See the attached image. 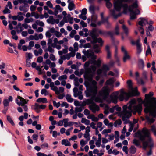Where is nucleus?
Here are the masks:
<instances>
[{
  "instance_id": "1",
  "label": "nucleus",
  "mask_w": 156,
  "mask_h": 156,
  "mask_svg": "<svg viewBox=\"0 0 156 156\" xmlns=\"http://www.w3.org/2000/svg\"><path fill=\"white\" fill-rule=\"evenodd\" d=\"M153 92L145 95V100L144 102L145 107L144 111L146 114V117L149 123L153 122L156 117V98L152 97Z\"/></svg>"
},
{
  "instance_id": "2",
  "label": "nucleus",
  "mask_w": 156,
  "mask_h": 156,
  "mask_svg": "<svg viewBox=\"0 0 156 156\" xmlns=\"http://www.w3.org/2000/svg\"><path fill=\"white\" fill-rule=\"evenodd\" d=\"M136 100L133 99L129 102V104L128 106L127 105H124L123 107V111L119 113V115L122 117L123 121H125V123L128 122V120L126 118H129L132 115V112L134 115L137 113L139 115L141 114L142 111V101L141 103L136 104Z\"/></svg>"
},
{
  "instance_id": "3",
  "label": "nucleus",
  "mask_w": 156,
  "mask_h": 156,
  "mask_svg": "<svg viewBox=\"0 0 156 156\" xmlns=\"http://www.w3.org/2000/svg\"><path fill=\"white\" fill-rule=\"evenodd\" d=\"M135 136L138 137L142 142V147L144 149L146 150L147 147L150 148L147 153L148 156L152 154L151 148L154 146V143L151 136L150 130L146 127L144 128L141 131H138L135 133Z\"/></svg>"
},
{
  "instance_id": "4",
  "label": "nucleus",
  "mask_w": 156,
  "mask_h": 156,
  "mask_svg": "<svg viewBox=\"0 0 156 156\" xmlns=\"http://www.w3.org/2000/svg\"><path fill=\"white\" fill-rule=\"evenodd\" d=\"M139 94L137 88H130L127 92L123 91L122 89H121L120 92L116 91L112 93L110 97L112 102L116 104L117 102L118 98L121 101L124 100L127 101L130 97L138 96Z\"/></svg>"
},
{
  "instance_id": "5",
  "label": "nucleus",
  "mask_w": 156,
  "mask_h": 156,
  "mask_svg": "<svg viewBox=\"0 0 156 156\" xmlns=\"http://www.w3.org/2000/svg\"><path fill=\"white\" fill-rule=\"evenodd\" d=\"M109 88H103L100 91L98 96L95 97L98 92L97 88H87L85 93L87 97H90L96 102H101L103 100H106L109 94Z\"/></svg>"
},
{
  "instance_id": "6",
  "label": "nucleus",
  "mask_w": 156,
  "mask_h": 156,
  "mask_svg": "<svg viewBox=\"0 0 156 156\" xmlns=\"http://www.w3.org/2000/svg\"><path fill=\"white\" fill-rule=\"evenodd\" d=\"M96 69V66L93 65H91L90 68H85L84 77L88 81L85 83V85L87 87H89V88H98L97 82L95 80H92Z\"/></svg>"
},
{
  "instance_id": "7",
  "label": "nucleus",
  "mask_w": 156,
  "mask_h": 156,
  "mask_svg": "<svg viewBox=\"0 0 156 156\" xmlns=\"http://www.w3.org/2000/svg\"><path fill=\"white\" fill-rule=\"evenodd\" d=\"M105 32L102 31V30L95 29H93L92 31L90 32L89 35L91 36L92 38V40L91 41V42L92 44H95L98 42L100 44L101 46H102L103 43V41L101 38L99 37L97 38L98 36V34H104Z\"/></svg>"
},
{
  "instance_id": "8",
  "label": "nucleus",
  "mask_w": 156,
  "mask_h": 156,
  "mask_svg": "<svg viewBox=\"0 0 156 156\" xmlns=\"http://www.w3.org/2000/svg\"><path fill=\"white\" fill-rule=\"evenodd\" d=\"M128 0H115L114 3L115 9L117 11H120L121 8H123V12L126 13L128 9V5L126 4H123V2H126Z\"/></svg>"
},
{
  "instance_id": "9",
  "label": "nucleus",
  "mask_w": 156,
  "mask_h": 156,
  "mask_svg": "<svg viewBox=\"0 0 156 156\" xmlns=\"http://www.w3.org/2000/svg\"><path fill=\"white\" fill-rule=\"evenodd\" d=\"M138 23L137 24L139 30L142 34H144V30L142 27L148 23L147 19L144 18H140L139 19Z\"/></svg>"
},
{
  "instance_id": "10",
  "label": "nucleus",
  "mask_w": 156,
  "mask_h": 156,
  "mask_svg": "<svg viewBox=\"0 0 156 156\" xmlns=\"http://www.w3.org/2000/svg\"><path fill=\"white\" fill-rule=\"evenodd\" d=\"M18 98L19 99L20 101H18V100L16 99V103L19 105H21L23 106V108L25 111H27V110L28 108L27 106L24 105V104L27 103L28 100H26L20 96H18Z\"/></svg>"
},
{
  "instance_id": "11",
  "label": "nucleus",
  "mask_w": 156,
  "mask_h": 156,
  "mask_svg": "<svg viewBox=\"0 0 156 156\" xmlns=\"http://www.w3.org/2000/svg\"><path fill=\"white\" fill-rule=\"evenodd\" d=\"M90 60L86 62L84 65V69L88 68V67L90 63L96 65L98 67H100L101 65V60L100 58H98L97 60Z\"/></svg>"
},
{
  "instance_id": "12",
  "label": "nucleus",
  "mask_w": 156,
  "mask_h": 156,
  "mask_svg": "<svg viewBox=\"0 0 156 156\" xmlns=\"http://www.w3.org/2000/svg\"><path fill=\"white\" fill-rule=\"evenodd\" d=\"M83 52L85 55L88 58H91L92 60L96 59L97 58V56L95 55L94 53L90 50H88L87 51L84 50L83 51Z\"/></svg>"
},
{
  "instance_id": "13",
  "label": "nucleus",
  "mask_w": 156,
  "mask_h": 156,
  "mask_svg": "<svg viewBox=\"0 0 156 156\" xmlns=\"http://www.w3.org/2000/svg\"><path fill=\"white\" fill-rule=\"evenodd\" d=\"M121 51L123 53V61L125 62L127 60L130 59V56L129 55L127 51L123 46H122L121 48Z\"/></svg>"
},
{
  "instance_id": "14",
  "label": "nucleus",
  "mask_w": 156,
  "mask_h": 156,
  "mask_svg": "<svg viewBox=\"0 0 156 156\" xmlns=\"http://www.w3.org/2000/svg\"><path fill=\"white\" fill-rule=\"evenodd\" d=\"M130 2H133L132 5H130L128 7V9L130 12H133V9L138 7V2L137 0H128Z\"/></svg>"
},
{
  "instance_id": "15",
  "label": "nucleus",
  "mask_w": 156,
  "mask_h": 156,
  "mask_svg": "<svg viewBox=\"0 0 156 156\" xmlns=\"http://www.w3.org/2000/svg\"><path fill=\"white\" fill-rule=\"evenodd\" d=\"M89 108L94 113H95L96 111H98L99 110V106L94 103H93L90 105L89 106Z\"/></svg>"
},
{
  "instance_id": "16",
  "label": "nucleus",
  "mask_w": 156,
  "mask_h": 156,
  "mask_svg": "<svg viewBox=\"0 0 156 156\" xmlns=\"http://www.w3.org/2000/svg\"><path fill=\"white\" fill-rule=\"evenodd\" d=\"M54 43L52 44V46L54 48H56L58 50H60L61 48V46L60 45L57 44L58 43V39L57 38H55L53 40Z\"/></svg>"
},
{
  "instance_id": "17",
  "label": "nucleus",
  "mask_w": 156,
  "mask_h": 156,
  "mask_svg": "<svg viewBox=\"0 0 156 156\" xmlns=\"http://www.w3.org/2000/svg\"><path fill=\"white\" fill-rule=\"evenodd\" d=\"M83 88H73L74 96L75 97L78 96L80 94H82V91L83 90Z\"/></svg>"
},
{
  "instance_id": "18",
  "label": "nucleus",
  "mask_w": 156,
  "mask_h": 156,
  "mask_svg": "<svg viewBox=\"0 0 156 156\" xmlns=\"http://www.w3.org/2000/svg\"><path fill=\"white\" fill-rule=\"evenodd\" d=\"M67 2L68 3V8L69 10H72L75 8V5L73 1L68 0Z\"/></svg>"
},
{
  "instance_id": "19",
  "label": "nucleus",
  "mask_w": 156,
  "mask_h": 156,
  "mask_svg": "<svg viewBox=\"0 0 156 156\" xmlns=\"http://www.w3.org/2000/svg\"><path fill=\"white\" fill-rule=\"evenodd\" d=\"M136 44L137 47V54H139L141 52L142 49L141 48V45L140 43V40L139 39L137 40L136 42Z\"/></svg>"
},
{
  "instance_id": "20",
  "label": "nucleus",
  "mask_w": 156,
  "mask_h": 156,
  "mask_svg": "<svg viewBox=\"0 0 156 156\" xmlns=\"http://www.w3.org/2000/svg\"><path fill=\"white\" fill-rule=\"evenodd\" d=\"M110 12L111 15L115 19H116L121 15V13L119 12L118 13H117L114 10H111Z\"/></svg>"
},
{
  "instance_id": "21",
  "label": "nucleus",
  "mask_w": 156,
  "mask_h": 156,
  "mask_svg": "<svg viewBox=\"0 0 156 156\" xmlns=\"http://www.w3.org/2000/svg\"><path fill=\"white\" fill-rule=\"evenodd\" d=\"M115 80L114 78H111L108 79L105 82L107 85H112L114 83Z\"/></svg>"
},
{
  "instance_id": "22",
  "label": "nucleus",
  "mask_w": 156,
  "mask_h": 156,
  "mask_svg": "<svg viewBox=\"0 0 156 156\" xmlns=\"http://www.w3.org/2000/svg\"><path fill=\"white\" fill-rule=\"evenodd\" d=\"M110 47L108 45H107L105 46V50L107 53V58H110L111 57V52L110 51Z\"/></svg>"
},
{
  "instance_id": "23",
  "label": "nucleus",
  "mask_w": 156,
  "mask_h": 156,
  "mask_svg": "<svg viewBox=\"0 0 156 156\" xmlns=\"http://www.w3.org/2000/svg\"><path fill=\"white\" fill-rule=\"evenodd\" d=\"M51 89L55 92L57 94H59L60 93H62L64 91V88H51Z\"/></svg>"
},
{
  "instance_id": "24",
  "label": "nucleus",
  "mask_w": 156,
  "mask_h": 156,
  "mask_svg": "<svg viewBox=\"0 0 156 156\" xmlns=\"http://www.w3.org/2000/svg\"><path fill=\"white\" fill-rule=\"evenodd\" d=\"M93 48L95 52L98 53L100 51V48L98 44H95L94 45Z\"/></svg>"
},
{
  "instance_id": "25",
  "label": "nucleus",
  "mask_w": 156,
  "mask_h": 156,
  "mask_svg": "<svg viewBox=\"0 0 156 156\" xmlns=\"http://www.w3.org/2000/svg\"><path fill=\"white\" fill-rule=\"evenodd\" d=\"M34 55L37 56H38L39 55H41L43 53V50L41 48H39L38 50H34Z\"/></svg>"
},
{
  "instance_id": "26",
  "label": "nucleus",
  "mask_w": 156,
  "mask_h": 156,
  "mask_svg": "<svg viewBox=\"0 0 156 156\" xmlns=\"http://www.w3.org/2000/svg\"><path fill=\"white\" fill-rule=\"evenodd\" d=\"M108 18H104L103 19H101V21L103 23H105L106 27H110V24L108 21Z\"/></svg>"
},
{
  "instance_id": "27",
  "label": "nucleus",
  "mask_w": 156,
  "mask_h": 156,
  "mask_svg": "<svg viewBox=\"0 0 156 156\" xmlns=\"http://www.w3.org/2000/svg\"><path fill=\"white\" fill-rule=\"evenodd\" d=\"M62 144L65 146H70L71 144L70 142L67 139H63L62 140Z\"/></svg>"
},
{
  "instance_id": "28",
  "label": "nucleus",
  "mask_w": 156,
  "mask_h": 156,
  "mask_svg": "<svg viewBox=\"0 0 156 156\" xmlns=\"http://www.w3.org/2000/svg\"><path fill=\"white\" fill-rule=\"evenodd\" d=\"M37 101L43 103H46L48 102V101L46 98H39L37 100Z\"/></svg>"
},
{
  "instance_id": "29",
  "label": "nucleus",
  "mask_w": 156,
  "mask_h": 156,
  "mask_svg": "<svg viewBox=\"0 0 156 156\" xmlns=\"http://www.w3.org/2000/svg\"><path fill=\"white\" fill-rule=\"evenodd\" d=\"M11 34L12 35V38L16 40L18 39V37L16 35V32L14 30H12L11 31Z\"/></svg>"
},
{
  "instance_id": "30",
  "label": "nucleus",
  "mask_w": 156,
  "mask_h": 156,
  "mask_svg": "<svg viewBox=\"0 0 156 156\" xmlns=\"http://www.w3.org/2000/svg\"><path fill=\"white\" fill-rule=\"evenodd\" d=\"M122 123V121L121 119H119L116 120L114 122V126L115 127H119Z\"/></svg>"
},
{
  "instance_id": "31",
  "label": "nucleus",
  "mask_w": 156,
  "mask_h": 156,
  "mask_svg": "<svg viewBox=\"0 0 156 156\" xmlns=\"http://www.w3.org/2000/svg\"><path fill=\"white\" fill-rule=\"evenodd\" d=\"M83 107H76L75 109L74 113L77 114L78 112H81L83 109Z\"/></svg>"
},
{
  "instance_id": "32",
  "label": "nucleus",
  "mask_w": 156,
  "mask_h": 156,
  "mask_svg": "<svg viewBox=\"0 0 156 156\" xmlns=\"http://www.w3.org/2000/svg\"><path fill=\"white\" fill-rule=\"evenodd\" d=\"M23 13L21 12H19L18 13L17 17H18V20L20 21H21L23 20L24 19V17L23 16H22Z\"/></svg>"
},
{
  "instance_id": "33",
  "label": "nucleus",
  "mask_w": 156,
  "mask_h": 156,
  "mask_svg": "<svg viewBox=\"0 0 156 156\" xmlns=\"http://www.w3.org/2000/svg\"><path fill=\"white\" fill-rule=\"evenodd\" d=\"M70 58V55L69 53L66 54L65 55L61 56H60V58L63 60H65L66 59L69 60Z\"/></svg>"
},
{
  "instance_id": "34",
  "label": "nucleus",
  "mask_w": 156,
  "mask_h": 156,
  "mask_svg": "<svg viewBox=\"0 0 156 156\" xmlns=\"http://www.w3.org/2000/svg\"><path fill=\"white\" fill-rule=\"evenodd\" d=\"M70 17L71 15L69 14H68L67 16H64L63 20L65 23H68Z\"/></svg>"
},
{
  "instance_id": "35",
  "label": "nucleus",
  "mask_w": 156,
  "mask_h": 156,
  "mask_svg": "<svg viewBox=\"0 0 156 156\" xmlns=\"http://www.w3.org/2000/svg\"><path fill=\"white\" fill-rule=\"evenodd\" d=\"M91 20L92 22H96L98 19L97 16L95 14H92Z\"/></svg>"
},
{
  "instance_id": "36",
  "label": "nucleus",
  "mask_w": 156,
  "mask_h": 156,
  "mask_svg": "<svg viewBox=\"0 0 156 156\" xmlns=\"http://www.w3.org/2000/svg\"><path fill=\"white\" fill-rule=\"evenodd\" d=\"M133 143L136 146L140 148L142 147V146L140 144L139 140H137V139H134L133 140Z\"/></svg>"
},
{
  "instance_id": "37",
  "label": "nucleus",
  "mask_w": 156,
  "mask_h": 156,
  "mask_svg": "<svg viewBox=\"0 0 156 156\" xmlns=\"http://www.w3.org/2000/svg\"><path fill=\"white\" fill-rule=\"evenodd\" d=\"M55 11L57 13H58V10L62 11L63 10V9L61 8L60 6L59 5H56L54 9Z\"/></svg>"
},
{
  "instance_id": "38",
  "label": "nucleus",
  "mask_w": 156,
  "mask_h": 156,
  "mask_svg": "<svg viewBox=\"0 0 156 156\" xmlns=\"http://www.w3.org/2000/svg\"><path fill=\"white\" fill-rule=\"evenodd\" d=\"M81 122L82 123H84L86 125H88L90 124V121L89 120L87 119L84 118H82Z\"/></svg>"
},
{
  "instance_id": "39",
  "label": "nucleus",
  "mask_w": 156,
  "mask_h": 156,
  "mask_svg": "<svg viewBox=\"0 0 156 156\" xmlns=\"http://www.w3.org/2000/svg\"><path fill=\"white\" fill-rule=\"evenodd\" d=\"M66 98L67 101L69 102H72L73 101V99L71 97V96L69 94H67L66 95Z\"/></svg>"
},
{
  "instance_id": "40",
  "label": "nucleus",
  "mask_w": 156,
  "mask_h": 156,
  "mask_svg": "<svg viewBox=\"0 0 156 156\" xmlns=\"http://www.w3.org/2000/svg\"><path fill=\"white\" fill-rule=\"evenodd\" d=\"M26 57L27 60H29L32 57V53H26Z\"/></svg>"
},
{
  "instance_id": "41",
  "label": "nucleus",
  "mask_w": 156,
  "mask_h": 156,
  "mask_svg": "<svg viewBox=\"0 0 156 156\" xmlns=\"http://www.w3.org/2000/svg\"><path fill=\"white\" fill-rule=\"evenodd\" d=\"M122 27L126 35H127L129 33L128 29L127 27H126L125 25L123 24Z\"/></svg>"
},
{
  "instance_id": "42",
  "label": "nucleus",
  "mask_w": 156,
  "mask_h": 156,
  "mask_svg": "<svg viewBox=\"0 0 156 156\" xmlns=\"http://www.w3.org/2000/svg\"><path fill=\"white\" fill-rule=\"evenodd\" d=\"M95 10V7L94 6L91 5L90 6L89 10L90 12L92 14H94Z\"/></svg>"
},
{
  "instance_id": "43",
  "label": "nucleus",
  "mask_w": 156,
  "mask_h": 156,
  "mask_svg": "<svg viewBox=\"0 0 156 156\" xmlns=\"http://www.w3.org/2000/svg\"><path fill=\"white\" fill-rule=\"evenodd\" d=\"M102 69L105 72H107L110 69L109 67L105 64H104L103 65L102 67Z\"/></svg>"
},
{
  "instance_id": "44",
  "label": "nucleus",
  "mask_w": 156,
  "mask_h": 156,
  "mask_svg": "<svg viewBox=\"0 0 156 156\" xmlns=\"http://www.w3.org/2000/svg\"><path fill=\"white\" fill-rule=\"evenodd\" d=\"M150 131H151L153 133L154 135L156 136V127L154 126L153 125L151 126Z\"/></svg>"
},
{
  "instance_id": "45",
  "label": "nucleus",
  "mask_w": 156,
  "mask_h": 156,
  "mask_svg": "<svg viewBox=\"0 0 156 156\" xmlns=\"http://www.w3.org/2000/svg\"><path fill=\"white\" fill-rule=\"evenodd\" d=\"M130 19L131 20H133L136 18V15L133 11V12H130Z\"/></svg>"
},
{
  "instance_id": "46",
  "label": "nucleus",
  "mask_w": 156,
  "mask_h": 156,
  "mask_svg": "<svg viewBox=\"0 0 156 156\" xmlns=\"http://www.w3.org/2000/svg\"><path fill=\"white\" fill-rule=\"evenodd\" d=\"M130 153L132 154H134L136 152V149L135 147L133 146H132L130 148Z\"/></svg>"
},
{
  "instance_id": "47",
  "label": "nucleus",
  "mask_w": 156,
  "mask_h": 156,
  "mask_svg": "<svg viewBox=\"0 0 156 156\" xmlns=\"http://www.w3.org/2000/svg\"><path fill=\"white\" fill-rule=\"evenodd\" d=\"M7 120L12 124V125H14L15 124L14 122L10 116L9 115H7Z\"/></svg>"
},
{
  "instance_id": "48",
  "label": "nucleus",
  "mask_w": 156,
  "mask_h": 156,
  "mask_svg": "<svg viewBox=\"0 0 156 156\" xmlns=\"http://www.w3.org/2000/svg\"><path fill=\"white\" fill-rule=\"evenodd\" d=\"M73 51L74 52H76L78 50V44L77 42H75L73 44Z\"/></svg>"
},
{
  "instance_id": "49",
  "label": "nucleus",
  "mask_w": 156,
  "mask_h": 156,
  "mask_svg": "<svg viewBox=\"0 0 156 156\" xmlns=\"http://www.w3.org/2000/svg\"><path fill=\"white\" fill-rule=\"evenodd\" d=\"M149 54H150L151 55H152L151 49L150 46L148 45L147 46V48L146 52V55L147 56Z\"/></svg>"
},
{
  "instance_id": "50",
  "label": "nucleus",
  "mask_w": 156,
  "mask_h": 156,
  "mask_svg": "<svg viewBox=\"0 0 156 156\" xmlns=\"http://www.w3.org/2000/svg\"><path fill=\"white\" fill-rule=\"evenodd\" d=\"M34 21V19L32 18H26L24 20V22L26 23H29L31 22H33Z\"/></svg>"
},
{
  "instance_id": "51",
  "label": "nucleus",
  "mask_w": 156,
  "mask_h": 156,
  "mask_svg": "<svg viewBox=\"0 0 156 156\" xmlns=\"http://www.w3.org/2000/svg\"><path fill=\"white\" fill-rule=\"evenodd\" d=\"M36 24L41 27H43L44 26V23L42 21H41L39 20H37L35 21Z\"/></svg>"
},
{
  "instance_id": "52",
  "label": "nucleus",
  "mask_w": 156,
  "mask_h": 156,
  "mask_svg": "<svg viewBox=\"0 0 156 156\" xmlns=\"http://www.w3.org/2000/svg\"><path fill=\"white\" fill-rule=\"evenodd\" d=\"M68 119H64L63 120V124L64 126L65 127H67V123L68 122Z\"/></svg>"
},
{
  "instance_id": "53",
  "label": "nucleus",
  "mask_w": 156,
  "mask_h": 156,
  "mask_svg": "<svg viewBox=\"0 0 156 156\" xmlns=\"http://www.w3.org/2000/svg\"><path fill=\"white\" fill-rule=\"evenodd\" d=\"M88 141H85L84 140L82 139L80 142V144L82 147H83L85 144H86Z\"/></svg>"
},
{
  "instance_id": "54",
  "label": "nucleus",
  "mask_w": 156,
  "mask_h": 156,
  "mask_svg": "<svg viewBox=\"0 0 156 156\" xmlns=\"http://www.w3.org/2000/svg\"><path fill=\"white\" fill-rule=\"evenodd\" d=\"M34 44V42L33 41H31L29 42V46H28V49L30 50L31 47H33Z\"/></svg>"
},
{
  "instance_id": "55",
  "label": "nucleus",
  "mask_w": 156,
  "mask_h": 156,
  "mask_svg": "<svg viewBox=\"0 0 156 156\" xmlns=\"http://www.w3.org/2000/svg\"><path fill=\"white\" fill-rule=\"evenodd\" d=\"M41 94H44L46 96L48 94V92L45 89H42L41 91Z\"/></svg>"
},
{
  "instance_id": "56",
  "label": "nucleus",
  "mask_w": 156,
  "mask_h": 156,
  "mask_svg": "<svg viewBox=\"0 0 156 156\" xmlns=\"http://www.w3.org/2000/svg\"><path fill=\"white\" fill-rule=\"evenodd\" d=\"M127 83L129 88H133V83L130 80H128L127 82Z\"/></svg>"
},
{
  "instance_id": "57",
  "label": "nucleus",
  "mask_w": 156,
  "mask_h": 156,
  "mask_svg": "<svg viewBox=\"0 0 156 156\" xmlns=\"http://www.w3.org/2000/svg\"><path fill=\"white\" fill-rule=\"evenodd\" d=\"M52 44L50 45H48V51L51 52V53H53L54 51V49L52 48Z\"/></svg>"
},
{
  "instance_id": "58",
  "label": "nucleus",
  "mask_w": 156,
  "mask_h": 156,
  "mask_svg": "<svg viewBox=\"0 0 156 156\" xmlns=\"http://www.w3.org/2000/svg\"><path fill=\"white\" fill-rule=\"evenodd\" d=\"M76 33L77 32L75 30H72L69 34L70 37L71 38H73L74 37V35L76 34Z\"/></svg>"
},
{
  "instance_id": "59",
  "label": "nucleus",
  "mask_w": 156,
  "mask_h": 156,
  "mask_svg": "<svg viewBox=\"0 0 156 156\" xmlns=\"http://www.w3.org/2000/svg\"><path fill=\"white\" fill-rule=\"evenodd\" d=\"M3 12L4 14L10 13L11 12V11L7 7H6L4 10H3Z\"/></svg>"
},
{
  "instance_id": "60",
  "label": "nucleus",
  "mask_w": 156,
  "mask_h": 156,
  "mask_svg": "<svg viewBox=\"0 0 156 156\" xmlns=\"http://www.w3.org/2000/svg\"><path fill=\"white\" fill-rule=\"evenodd\" d=\"M48 147V144L47 143H44L41 145V147L42 149H44L45 148H47Z\"/></svg>"
},
{
  "instance_id": "61",
  "label": "nucleus",
  "mask_w": 156,
  "mask_h": 156,
  "mask_svg": "<svg viewBox=\"0 0 156 156\" xmlns=\"http://www.w3.org/2000/svg\"><path fill=\"white\" fill-rule=\"evenodd\" d=\"M9 101L7 99H5L3 101V104L5 106H7L9 105Z\"/></svg>"
},
{
  "instance_id": "62",
  "label": "nucleus",
  "mask_w": 156,
  "mask_h": 156,
  "mask_svg": "<svg viewBox=\"0 0 156 156\" xmlns=\"http://www.w3.org/2000/svg\"><path fill=\"white\" fill-rule=\"evenodd\" d=\"M134 126V125L133 123H132V122L130 123L129 125V131L131 132L133 130Z\"/></svg>"
},
{
  "instance_id": "63",
  "label": "nucleus",
  "mask_w": 156,
  "mask_h": 156,
  "mask_svg": "<svg viewBox=\"0 0 156 156\" xmlns=\"http://www.w3.org/2000/svg\"><path fill=\"white\" fill-rule=\"evenodd\" d=\"M55 35L56 37L59 38L61 36L62 34L59 31H55Z\"/></svg>"
},
{
  "instance_id": "64",
  "label": "nucleus",
  "mask_w": 156,
  "mask_h": 156,
  "mask_svg": "<svg viewBox=\"0 0 156 156\" xmlns=\"http://www.w3.org/2000/svg\"><path fill=\"white\" fill-rule=\"evenodd\" d=\"M67 76L66 75H64L59 76L58 78V80H66L67 78Z\"/></svg>"
}]
</instances>
